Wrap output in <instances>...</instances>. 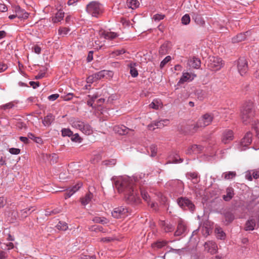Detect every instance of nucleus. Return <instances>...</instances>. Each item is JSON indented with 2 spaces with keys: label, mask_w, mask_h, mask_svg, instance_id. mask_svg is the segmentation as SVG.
I'll use <instances>...</instances> for the list:
<instances>
[{
  "label": "nucleus",
  "mask_w": 259,
  "mask_h": 259,
  "mask_svg": "<svg viewBox=\"0 0 259 259\" xmlns=\"http://www.w3.org/2000/svg\"><path fill=\"white\" fill-rule=\"evenodd\" d=\"M115 186L118 192L123 195L124 199L127 203L140 202L138 191L133 179L129 177L119 178L115 181Z\"/></svg>",
  "instance_id": "nucleus-1"
},
{
  "label": "nucleus",
  "mask_w": 259,
  "mask_h": 259,
  "mask_svg": "<svg viewBox=\"0 0 259 259\" xmlns=\"http://www.w3.org/2000/svg\"><path fill=\"white\" fill-rule=\"evenodd\" d=\"M240 117L244 124L251 123L253 121L254 110L251 103L246 104L242 107Z\"/></svg>",
  "instance_id": "nucleus-2"
},
{
  "label": "nucleus",
  "mask_w": 259,
  "mask_h": 259,
  "mask_svg": "<svg viewBox=\"0 0 259 259\" xmlns=\"http://www.w3.org/2000/svg\"><path fill=\"white\" fill-rule=\"evenodd\" d=\"M87 11L92 16L98 17L102 13V7L97 2H92L87 6Z\"/></svg>",
  "instance_id": "nucleus-3"
},
{
  "label": "nucleus",
  "mask_w": 259,
  "mask_h": 259,
  "mask_svg": "<svg viewBox=\"0 0 259 259\" xmlns=\"http://www.w3.org/2000/svg\"><path fill=\"white\" fill-rule=\"evenodd\" d=\"M213 117L210 114H205L202 116L193 126L194 132H196L199 128L204 127L209 125L212 120Z\"/></svg>",
  "instance_id": "nucleus-4"
},
{
  "label": "nucleus",
  "mask_w": 259,
  "mask_h": 259,
  "mask_svg": "<svg viewBox=\"0 0 259 259\" xmlns=\"http://www.w3.org/2000/svg\"><path fill=\"white\" fill-rule=\"evenodd\" d=\"M224 64V63L221 58L215 56L209 57L208 66L211 70L214 71L219 70Z\"/></svg>",
  "instance_id": "nucleus-5"
},
{
  "label": "nucleus",
  "mask_w": 259,
  "mask_h": 259,
  "mask_svg": "<svg viewBox=\"0 0 259 259\" xmlns=\"http://www.w3.org/2000/svg\"><path fill=\"white\" fill-rule=\"evenodd\" d=\"M177 202L180 207L184 209H189L191 211H194L195 205L192 201L186 197L179 198Z\"/></svg>",
  "instance_id": "nucleus-6"
},
{
  "label": "nucleus",
  "mask_w": 259,
  "mask_h": 259,
  "mask_svg": "<svg viewBox=\"0 0 259 259\" xmlns=\"http://www.w3.org/2000/svg\"><path fill=\"white\" fill-rule=\"evenodd\" d=\"M128 210L125 207H118L114 209L112 212V216L116 219L123 218L127 216Z\"/></svg>",
  "instance_id": "nucleus-7"
},
{
  "label": "nucleus",
  "mask_w": 259,
  "mask_h": 259,
  "mask_svg": "<svg viewBox=\"0 0 259 259\" xmlns=\"http://www.w3.org/2000/svg\"><path fill=\"white\" fill-rule=\"evenodd\" d=\"M238 70L241 75L245 74L248 70V63L246 59L244 58H240L238 61Z\"/></svg>",
  "instance_id": "nucleus-8"
},
{
  "label": "nucleus",
  "mask_w": 259,
  "mask_h": 259,
  "mask_svg": "<svg viewBox=\"0 0 259 259\" xmlns=\"http://www.w3.org/2000/svg\"><path fill=\"white\" fill-rule=\"evenodd\" d=\"M252 142V134L250 132H247L244 137L242 139L240 142L241 150H244L245 148L244 147H247Z\"/></svg>",
  "instance_id": "nucleus-9"
},
{
  "label": "nucleus",
  "mask_w": 259,
  "mask_h": 259,
  "mask_svg": "<svg viewBox=\"0 0 259 259\" xmlns=\"http://www.w3.org/2000/svg\"><path fill=\"white\" fill-rule=\"evenodd\" d=\"M99 35L101 38L103 37L108 39H113L117 37L118 35L116 33L103 29H101L99 31Z\"/></svg>",
  "instance_id": "nucleus-10"
},
{
  "label": "nucleus",
  "mask_w": 259,
  "mask_h": 259,
  "mask_svg": "<svg viewBox=\"0 0 259 259\" xmlns=\"http://www.w3.org/2000/svg\"><path fill=\"white\" fill-rule=\"evenodd\" d=\"M205 249L211 254H214L217 252L218 247L216 243L212 241H209L205 243Z\"/></svg>",
  "instance_id": "nucleus-11"
},
{
  "label": "nucleus",
  "mask_w": 259,
  "mask_h": 259,
  "mask_svg": "<svg viewBox=\"0 0 259 259\" xmlns=\"http://www.w3.org/2000/svg\"><path fill=\"white\" fill-rule=\"evenodd\" d=\"M234 138L233 132L230 130H226L223 134L222 141L224 144H227L233 140Z\"/></svg>",
  "instance_id": "nucleus-12"
},
{
  "label": "nucleus",
  "mask_w": 259,
  "mask_h": 259,
  "mask_svg": "<svg viewBox=\"0 0 259 259\" xmlns=\"http://www.w3.org/2000/svg\"><path fill=\"white\" fill-rule=\"evenodd\" d=\"M187 229L186 226L184 221L180 219L178 221L177 229L175 233L176 236H180L184 234Z\"/></svg>",
  "instance_id": "nucleus-13"
},
{
  "label": "nucleus",
  "mask_w": 259,
  "mask_h": 259,
  "mask_svg": "<svg viewBox=\"0 0 259 259\" xmlns=\"http://www.w3.org/2000/svg\"><path fill=\"white\" fill-rule=\"evenodd\" d=\"M196 76V75L194 73L184 72L179 81V83H183L185 82L191 81L192 80H193L194 79V78Z\"/></svg>",
  "instance_id": "nucleus-14"
},
{
  "label": "nucleus",
  "mask_w": 259,
  "mask_h": 259,
  "mask_svg": "<svg viewBox=\"0 0 259 259\" xmlns=\"http://www.w3.org/2000/svg\"><path fill=\"white\" fill-rule=\"evenodd\" d=\"M203 148L200 145H193L190 146L186 151L187 154H196L200 153Z\"/></svg>",
  "instance_id": "nucleus-15"
},
{
  "label": "nucleus",
  "mask_w": 259,
  "mask_h": 259,
  "mask_svg": "<svg viewBox=\"0 0 259 259\" xmlns=\"http://www.w3.org/2000/svg\"><path fill=\"white\" fill-rule=\"evenodd\" d=\"M113 130L115 133L120 135H125L127 134L129 131H132L131 129L123 125H115L113 127Z\"/></svg>",
  "instance_id": "nucleus-16"
},
{
  "label": "nucleus",
  "mask_w": 259,
  "mask_h": 259,
  "mask_svg": "<svg viewBox=\"0 0 259 259\" xmlns=\"http://www.w3.org/2000/svg\"><path fill=\"white\" fill-rule=\"evenodd\" d=\"M94 74L95 80H98L104 77H107V76L109 77H112L113 75V72L110 71L102 70Z\"/></svg>",
  "instance_id": "nucleus-17"
},
{
  "label": "nucleus",
  "mask_w": 259,
  "mask_h": 259,
  "mask_svg": "<svg viewBox=\"0 0 259 259\" xmlns=\"http://www.w3.org/2000/svg\"><path fill=\"white\" fill-rule=\"evenodd\" d=\"M82 184L81 183H78L73 187L67 189L65 193V198L67 199L71 197L75 192L79 190Z\"/></svg>",
  "instance_id": "nucleus-18"
},
{
  "label": "nucleus",
  "mask_w": 259,
  "mask_h": 259,
  "mask_svg": "<svg viewBox=\"0 0 259 259\" xmlns=\"http://www.w3.org/2000/svg\"><path fill=\"white\" fill-rule=\"evenodd\" d=\"M15 12L16 16L19 18L27 19L28 17L29 14L24 10L22 9L20 7L17 6L15 8Z\"/></svg>",
  "instance_id": "nucleus-19"
},
{
  "label": "nucleus",
  "mask_w": 259,
  "mask_h": 259,
  "mask_svg": "<svg viewBox=\"0 0 259 259\" xmlns=\"http://www.w3.org/2000/svg\"><path fill=\"white\" fill-rule=\"evenodd\" d=\"M226 194L223 195V199L226 201H230L234 196V190L232 187H229L226 190Z\"/></svg>",
  "instance_id": "nucleus-20"
},
{
  "label": "nucleus",
  "mask_w": 259,
  "mask_h": 259,
  "mask_svg": "<svg viewBox=\"0 0 259 259\" xmlns=\"http://www.w3.org/2000/svg\"><path fill=\"white\" fill-rule=\"evenodd\" d=\"M192 17L198 25L203 26L205 24V21L203 18L198 13L193 12L192 14Z\"/></svg>",
  "instance_id": "nucleus-21"
},
{
  "label": "nucleus",
  "mask_w": 259,
  "mask_h": 259,
  "mask_svg": "<svg viewBox=\"0 0 259 259\" xmlns=\"http://www.w3.org/2000/svg\"><path fill=\"white\" fill-rule=\"evenodd\" d=\"M93 197V194L89 192L85 195L80 199V202L82 205H86L88 204L92 200Z\"/></svg>",
  "instance_id": "nucleus-22"
},
{
  "label": "nucleus",
  "mask_w": 259,
  "mask_h": 259,
  "mask_svg": "<svg viewBox=\"0 0 259 259\" xmlns=\"http://www.w3.org/2000/svg\"><path fill=\"white\" fill-rule=\"evenodd\" d=\"M188 64L190 67L198 68L200 66L201 62L198 58H193L188 60Z\"/></svg>",
  "instance_id": "nucleus-23"
},
{
  "label": "nucleus",
  "mask_w": 259,
  "mask_h": 259,
  "mask_svg": "<svg viewBox=\"0 0 259 259\" xmlns=\"http://www.w3.org/2000/svg\"><path fill=\"white\" fill-rule=\"evenodd\" d=\"M149 107L155 110L161 108L163 106L162 103L160 100L155 99L150 104Z\"/></svg>",
  "instance_id": "nucleus-24"
},
{
  "label": "nucleus",
  "mask_w": 259,
  "mask_h": 259,
  "mask_svg": "<svg viewBox=\"0 0 259 259\" xmlns=\"http://www.w3.org/2000/svg\"><path fill=\"white\" fill-rule=\"evenodd\" d=\"M54 120V116L52 114H49L44 117L42 123L45 126H49Z\"/></svg>",
  "instance_id": "nucleus-25"
},
{
  "label": "nucleus",
  "mask_w": 259,
  "mask_h": 259,
  "mask_svg": "<svg viewBox=\"0 0 259 259\" xmlns=\"http://www.w3.org/2000/svg\"><path fill=\"white\" fill-rule=\"evenodd\" d=\"M64 17V13L62 11H58L55 17H53L52 21L53 23H57L61 21Z\"/></svg>",
  "instance_id": "nucleus-26"
},
{
  "label": "nucleus",
  "mask_w": 259,
  "mask_h": 259,
  "mask_svg": "<svg viewBox=\"0 0 259 259\" xmlns=\"http://www.w3.org/2000/svg\"><path fill=\"white\" fill-rule=\"evenodd\" d=\"M255 226V222L253 219L249 220L245 224V230L252 231L254 229Z\"/></svg>",
  "instance_id": "nucleus-27"
},
{
  "label": "nucleus",
  "mask_w": 259,
  "mask_h": 259,
  "mask_svg": "<svg viewBox=\"0 0 259 259\" xmlns=\"http://www.w3.org/2000/svg\"><path fill=\"white\" fill-rule=\"evenodd\" d=\"M126 6L128 8L133 10L139 7V3L137 0H127Z\"/></svg>",
  "instance_id": "nucleus-28"
},
{
  "label": "nucleus",
  "mask_w": 259,
  "mask_h": 259,
  "mask_svg": "<svg viewBox=\"0 0 259 259\" xmlns=\"http://www.w3.org/2000/svg\"><path fill=\"white\" fill-rule=\"evenodd\" d=\"M81 131L87 135H91L93 133L92 127L88 124L84 123Z\"/></svg>",
  "instance_id": "nucleus-29"
},
{
  "label": "nucleus",
  "mask_w": 259,
  "mask_h": 259,
  "mask_svg": "<svg viewBox=\"0 0 259 259\" xmlns=\"http://www.w3.org/2000/svg\"><path fill=\"white\" fill-rule=\"evenodd\" d=\"M215 233L217 234V237L220 239H224L225 237V234L223 232L222 229L220 227H217L215 228Z\"/></svg>",
  "instance_id": "nucleus-30"
},
{
  "label": "nucleus",
  "mask_w": 259,
  "mask_h": 259,
  "mask_svg": "<svg viewBox=\"0 0 259 259\" xmlns=\"http://www.w3.org/2000/svg\"><path fill=\"white\" fill-rule=\"evenodd\" d=\"M246 38V35L244 33H240L232 38V42L233 43H237L243 41Z\"/></svg>",
  "instance_id": "nucleus-31"
},
{
  "label": "nucleus",
  "mask_w": 259,
  "mask_h": 259,
  "mask_svg": "<svg viewBox=\"0 0 259 259\" xmlns=\"http://www.w3.org/2000/svg\"><path fill=\"white\" fill-rule=\"evenodd\" d=\"M167 242L165 241H157L152 245V246L154 249H159L167 245Z\"/></svg>",
  "instance_id": "nucleus-32"
},
{
  "label": "nucleus",
  "mask_w": 259,
  "mask_h": 259,
  "mask_svg": "<svg viewBox=\"0 0 259 259\" xmlns=\"http://www.w3.org/2000/svg\"><path fill=\"white\" fill-rule=\"evenodd\" d=\"M84 122L78 120H75L72 122V126L73 127L79 129L80 131L81 130L82 127L83 126Z\"/></svg>",
  "instance_id": "nucleus-33"
},
{
  "label": "nucleus",
  "mask_w": 259,
  "mask_h": 259,
  "mask_svg": "<svg viewBox=\"0 0 259 259\" xmlns=\"http://www.w3.org/2000/svg\"><path fill=\"white\" fill-rule=\"evenodd\" d=\"M57 229L61 231H66L68 229V225L64 222H59L56 226Z\"/></svg>",
  "instance_id": "nucleus-34"
},
{
  "label": "nucleus",
  "mask_w": 259,
  "mask_h": 259,
  "mask_svg": "<svg viewBox=\"0 0 259 259\" xmlns=\"http://www.w3.org/2000/svg\"><path fill=\"white\" fill-rule=\"evenodd\" d=\"M17 104V102H14V101L8 103H7L5 105H2L1 106H0V108L2 109H4V110L11 109L15 106V104Z\"/></svg>",
  "instance_id": "nucleus-35"
},
{
  "label": "nucleus",
  "mask_w": 259,
  "mask_h": 259,
  "mask_svg": "<svg viewBox=\"0 0 259 259\" xmlns=\"http://www.w3.org/2000/svg\"><path fill=\"white\" fill-rule=\"evenodd\" d=\"M161 225L165 232H170L173 230V227L171 225L166 223L164 222L161 223Z\"/></svg>",
  "instance_id": "nucleus-36"
},
{
  "label": "nucleus",
  "mask_w": 259,
  "mask_h": 259,
  "mask_svg": "<svg viewBox=\"0 0 259 259\" xmlns=\"http://www.w3.org/2000/svg\"><path fill=\"white\" fill-rule=\"evenodd\" d=\"M236 175V174L235 171H229L224 174V179L226 180L231 179L235 177Z\"/></svg>",
  "instance_id": "nucleus-37"
},
{
  "label": "nucleus",
  "mask_w": 259,
  "mask_h": 259,
  "mask_svg": "<svg viewBox=\"0 0 259 259\" xmlns=\"http://www.w3.org/2000/svg\"><path fill=\"white\" fill-rule=\"evenodd\" d=\"M93 221L96 223L106 224L108 221L106 219L104 218L95 217L93 219Z\"/></svg>",
  "instance_id": "nucleus-38"
},
{
  "label": "nucleus",
  "mask_w": 259,
  "mask_h": 259,
  "mask_svg": "<svg viewBox=\"0 0 259 259\" xmlns=\"http://www.w3.org/2000/svg\"><path fill=\"white\" fill-rule=\"evenodd\" d=\"M182 23L184 25H187L189 24L190 22V18L188 14H185L183 16L181 19Z\"/></svg>",
  "instance_id": "nucleus-39"
},
{
  "label": "nucleus",
  "mask_w": 259,
  "mask_h": 259,
  "mask_svg": "<svg viewBox=\"0 0 259 259\" xmlns=\"http://www.w3.org/2000/svg\"><path fill=\"white\" fill-rule=\"evenodd\" d=\"M73 134L72 131L68 128H64L62 130V135L63 137H71Z\"/></svg>",
  "instance_id": "nucleus-40"
},
{
  "label": "nucleus",
  "mask_w": 259,
  "mask_h": 259,
  "mask_svg": "<svg viewBox=\"0 0 259 259\" xmlns=\"http://www.w3.org/2000/svg\"><path fill=\"white\" fill-rule=\"evenodd\" d=\"M89 230L91 231H94L95 232H102L103 228L102 226L99 225H94L89 228Z\"/></svg>",
  "instance_id": "nucleus-41"
},
{
  "label": "nucleus",
  "mask_w": 259,
  "mask_h": 259,
  "mask_svg": "<svg viewBox=\"0 0 259 259\" xmlns=\"http://www.w3.org/2000/svg\"><path fill=\"white\" fill-rule=\"evenodd\" d=\"M31 208H32V207H29V208H26L25 209H23L21 211L22 215L24 217H26L27 215H28V214H30L31 212H32L34 210V209H33V210H31Z\"/></svg>",
  "instance_id": "nucleus-42"
},
{
  "label": "nucleus",
  "mask_w": 259,
  "mask_h": 259,
  "mask_svg": "<svg viewBox=\"0 0 259 259\" xmlns=\"http://www.w3.org/2000/svg\"><path fill=\"white\" fill-rule=\"evenodd\" d=\"M164 17H165L164 15H162L161 14H156L153 16V19L155 21H159L163 19Z\"/></svg>",
  "instance_id": "nucleus-43"
},
{
  "label": "nucleus",
  "mask_w": 259,
  "mask_h": 259,
  "mask_svg": "<svg viewBox=\"0 0 259 259\" xmlns=\"http://www.w3.org/2000/svg\"><path fill=\"white\" fill-rule=\"evenodd\" d=\"M171 60V57L169 56L166 57L160 63V68H163L165 65Z\"/></svg>",
  "instance_id": "nucleus-44"
},
{
  "label": "nucleus",
  "mask_w": 259,
  "mask_h": 259,
  "mask_svg": "<svg viewBox=\"0 0 259 259\" xmlns=\"http://www.w3.org/2000/svg\"><path fill=\"white\" fill-rule=\"evenodd\" d=\"M141 194L143 199L148 203L149 201V196L148 195L147 193L143 190H141Z\"/></svg>",
  "instance_id": "nucleus-45"
},
{
  "label": "nucleus",
  "mask_w": 259,
  "mask_h": 259,
  "mask_svg": "<svg viewBox=\"0 0 259 259\" xmlns=\"http://www.w3.org/2000/svg\"><path fill=\"white\" fill-rule=\"evenodd\" d=\"M71 136L72 137L71 138V139L72 141L79 143L81 142L80 138L77 134H76L75 135L72 134Z\"/></svg>",
  "instance_id": "nucleus-46"
},
{
  "label": "nucleus",
  "mask_w": 259,
  "mask_h": 259,
  "mask_svg": "<svg viewBox=\"0 0 259 259\" xmlns=\"http://www.w3.org/2000/svg\"><path fill=\"white\" fill-rule=\"evenodd\" d=\"M69 29L67 28H61L59 29V34L60 35H65L67 34Z\"/></svg>",
  "instance_id": "nucleus-47"
},
{
  "label": "nucleus",
  "mask_w": 259,
  "mask_h": 259,
  "mask_svg": "<svg viewBox=\"0 0 259 259\" xmlns=\"http://www.w3.org/2000/svg\"><path fill=\"white\" fill-rule=\"evenodd\" d=\"M125 53V51L123 50H117L116 51L112 52L111 54V55L112 57H114L115 56H118L121 54H123Z\"/></svg>",
  "instance_id": "nucleus-48"
},
{
  "label": "nucleus",
  "mask_w": 259,
  "mask_h": 259,
  "mask_svg": "<svg viewBox=\"0 0 259 259\" xmlns=\"http://www.w3.org/2000/svg\"><path fill=\"white\" fill-rule=\"evenodd\" d=\"M9 152L12 154H18L20 152V150L18 148H11L9 149Z\"/></svg>",
  "instance_id": "nucleus-49"
},
{
  "label": "nucleus",
  "mask_w": 259,
  "mask_h": 259,
  "mask_svg": "<svg viewBox=\"0 0 259 259\" xmlns=\"http://www.w3.org/2000/svg\"><path fill=\"white\" fill-rule=\"evenodd\" d=\"M130 73H131V75L134 77H137L138 75V72L137 70L134 67L131 68Z\"/></svg>",
  "instance_id": "nucleus-50"
},
{
  "label": "nucleus",
  "mask_w": 259,
  "mask_h": 259,
  "mask_svg": "<svg viewBox=\"0 0 259 259\" xmlns=\"http://www.w3.org/2000/svg\"><path fill=\"white\" fill-rule=\"evenodd\" d=\"M61 211V209L60 208H56V209L53 210L51 211H47L46 212H47V214L51 215V214H55L59 213Z\"/></svg>",
  "instance_id": "nucleus-51"
},
{
  "label": "nucleus",
  "mask_w": 259,
  "mask_h": 259,
  "mask_svg": "<svg viewBox=\"0 0 259 259\" xmlns=\"http://www.w3.org/2000/svg\"><path fill=\"white\" fill-rule=\"evenodd\" d=\"M210 231V229L208 227H202V232L203 235L204 236H208L209 234Z\"/></svg>",
  "instance_id": "nucleus-52"
},
{
  "label": "nucleus",
  "mask_w": 259,
  "mask_h": 259,
  "mask_svg": "<svg viewBox=\"0 0 259 259\" xmlns=\"http://www.w3.org/2000/svg\"><path fill=\"white\" fill-rule=\"evenodd\" d=\"M188 179L194 180L198 178L197 174L195 172H190L187 175Z\"/></svg>",
  "instance_id": "nucleus-53"
},
{
  "label": "nucleus",
  "mask_w": 259,
  "mask_h": 259,
  "mask_svg": "<svg viewBox=\"0 0 259 259\" xmlns=\"http://www.w3.org/2000/svg\"><path fill=\"white\" fill-rule=\"evenodd\" d=\"M150 149L151 152V156H155L157 153V149L156 147L154 145H152L150 146Z\"/></svg>",
  "instance_id": "nucleus-54"
},
{
  "label": "nucleus",
  "mask_w": 259,
  "mask_h": 259,
  "mask_svg": "<svg viewBox=\"0 0 259 259\" xmlns=\"http://www.w3.org/2000/svg\"><path fill=\"white\" fill-rule=\"evenodd\" d=\"M16 126L19 129L26 128V124L22 122L19 121L16 124Z\"/></svg>",
  "instance_id": "nucleus-55"
},
{
  "label": "nucleus",
  "mask_w": 259,
  "mask_h": 259,
  "mask_svg": "<svg viewBox=\"0 0 259 259\" xmlns=\"http://www.w3.org/2000/svg\"><path fill=\"white\" fill-rule=\"evenodd\" d=\"M59 97V94H53V95H51L50 96H49L48 97V99L50 100V101H55L56 100L58 97Z\"/></svg>",
  "instance_id": "nucleus-56"
},
{
  "label": "nucleus",
  "mask_w": 259,
  "mask_h": 259,
  "mask_svg": "<svg viewBox=\"0 0 259 259\" xmlns=\"http://www.w3.org/2000/svg\"><path fill=\"white\" fill-rule=\"evenodd\" d=\"M113 239V238L110 237H107L104 238H102L100 239V241L103 242H109L111 241H112Z\"/></svg>",
  "instance_id": "nucleus-57"
},
{
  "label": "nucleus",
  "mask_w": 259,
  "mask_h": 259,
  "mask_svg": "<svg viewBox=\"0 0 259 259\" xmlns=\"http://www.w3.org/2000/svg\"><path fill=\"white\" fill-rule=\"evenodd\" d=\"M96 80H95V78L94 77V74L89 76L87 79V81L88 83H93V82H94Z\"/></svg>",
  "instance_id": "nucleus-58"
},
{
  "label": "nucleus",
  "mask_w": 259,
  "mask_h": 259,
  "mask_svg": "<svg viewBox=\"0 0 259 259\" xmlns=\"http://www.w3.org/2000/svg\"><path fill=\"white\" fill-rule=\"evenodd\" d=\"M29 84L31 87H33V88L36 89L37 87L39 86V83L38 81H30Z\"/></svg>",
  "instance_id": "nucleus-59"
},
{
  "label": "nucleus",
  "mask_w": 259,
  "mask_h": 259,
  "mask_svg": "<svg viewBox=\"0 0 259 259\" xmlns=\"http://www.w3.org/2000/svg\"><path fill=\"white\" fill-rule=\"evenodd\" d=\"M8 10L7 6L3 4H0V11L2 12H6Z\"/></svg>",
  "instance_id": "nucleus-60"
},
{
  "label": "nucleus",
  "mask_w": 259,
  "mask_h": 259,
  "mask_svg": "<svg viewBox=\"0 0 259 259\" xmlns=\"http://www.w3.org/2000/svg\"><path fill=\"white\" fill-rule=\"evenodd\" d=\"M33 50H34V52L37 54H39L41 52V48L38 46H35L34 47H33Z\"/></svg>",
  "instance_id": "nucleus-61"
},
{
  "label": "nucleus",
  "mask_w": 259,
  "mask_h": 259,
  "mask_svg": "<svg viewBox=\"0 0 259 259\" xmlns=\"http://www.w3.org/2000/svg\"><path fill=\"white\" fill-rule=\"evenodd\" d=\"M104 163L105 165H114L116 163V160L115 159H111L108 161H104Z\"/></svg>",
  "instance_id": "nucleus-62"
},
{
  "label": "nucleus",
  "mask_w": 259,
  "mask_h": 259,
  "mask_svg": "<svg viewBox=\"0 0 259 259\" xmlns=\"http://www.w3.org/2000/svg\"><path fill=\"white\" fill-rule=\"evenodd\" d=\"M7 68V66L6 64L3 63H0V72L4 71Z\"/></svg>",
  "instance_id": "nucleus-63"
},
{
  "label": "nucleus",
  "mask_w": 259,
  "mask_h": 259,
  "mask_svg": "<svg viewBox=\"0 0 259 259\" xmlns=\"http://www.w3.org/2000/svg\"><path fill=\"white\" fill-rule=\"evenodd\" d=\"M19 139L21 141H22V142L25 143V144H27L28 143V139L27 137H19Z\"/></svg>",
  "instance_id": "nucleus-64"
}]
</instances>
